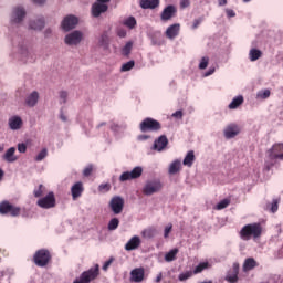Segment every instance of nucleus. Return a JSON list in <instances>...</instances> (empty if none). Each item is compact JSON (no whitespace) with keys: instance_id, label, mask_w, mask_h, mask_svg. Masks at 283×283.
Instances as JSON below:
<instances>
[{"instance_id":"c85d7f7f","label":"nucleus","mask_w":283,"mask_h":283,"mask_svg":"<svg viewBox=\"0 0 283 283\" xmlns=\"http://www.w3.org/2000/svg\"><path fill=\"white\" fill-rule=\"evenodd\" d=\"M29 25L31 30H43L45 28V20L40 18L36 21H31Z\"/></svg>"},{"instance_id":"37998d69","label":"nucleus","mask_w":283,"mask_h":283,"mask_svg":"<svg viewBox=\"0 0 283 283\" xmlns=\"http://www.w3.org/2000/svg\"><path fill=\"white\" fill-rule=\"evenodd\" d=\"M269 96H271V91L270 90L260 91L256 94V97L261 98L262 101H266V98H269Z\"/></svg>"},{"instance_id":"2eb2a0df","label":"nucleus","mask_w":283,"mask_h":283,"mask_svg":"<svg viewBox=\"0 0 283 283\" xmlns=\"http://www.w3.org/2000/svg\"><path fill=\"white\" fill-rule=\"evenodd\" d=\"M223 134H224L226 138H228V139L235 138V136H238V134H240V127L235 124H230L229 126H227Z\"/></svg>"},{"instance_id":"dca6fc26","label":"nucleus","mask_w":283,"mask_h":283,"mask_svg":"<svg viewBox=\"0 0 283 283\" xmlns=\"http://www.w3.org/2000/svg\"><path fill=\"white\" fill-rule=\"evenodd\" d=\"M23 19H25V9L18 7L15 9H13L12 12V22L13 23H21V21H23Z\"/></svg>"},{"instance_id":"a18cd8bd","label":"nucleus","mask_w":283,"mask_h":283,"mask_svg":"<svg viewBox=\"0 0 283 283\" xmlns=\"http://www.w3.org/2000/svg\"><path fill=\"white\" fill-rule=\"evenodd\" d=\"M112 190V185L111 184H101L98 186V191L101 193H107V191H111Z\"/></svg>"},{"instance_id":"4c0bfd02","label":"nucleus","mask_w":283,"mask_h":283,"mask_svg":"<svg viewBox=\"0 0 283 283\" xmlns=\"http://www.w3.org/2000/svg\"><path fill=\"white\" fill-rule=\"evenodd\" d=\"M118 224H120V220L118 218H113L108 222V231H116L118 229Z\"/></svg>"},{"instance_id":"20e7f679","label":"nucleus","mask_w":283,"mask_h":283,"mask_svg":"<svg viewBox=\"0 0 283 283\" xmlns=\"http://www.w3.org/2000/svg\"><path fill=\"white\" fill-rule=\"evenodd\" d=\"M158 191H163V182L158 179L146 181L143 188L144 196H154V193H158Z\"/></svg>"},{"instance_id":"473e14b6","label":"nucleus","mask_w":283,"mask_h":283,"mask_svg":"<svg viewBox=\"0 0 283 283\" xmlns=\"http://www.w3.org/2000/svg\"><path fill=\"white\" fill-rule=\"evenodd\" d=\"M156 233L157 230L154 227L147 228L144 231H142L143 238H146L147 240H151V238H155Z\"/></svg>"},{"instance_id":"72a5a7b5","label":"nucleus","mask_w":283,"mask_h":283,"mask_svg":"<svg viewBox=\"0 0 283 283\" xmlns=\"http://www.w3.org/2000/svg\"><path fill=\"white\" fill-rule=\"evenodd\" d=\"M178 255V249H172L165 255V261L166 262H174L176 260V256Z\"/></svg>"},{"instance_id":"c756f323","label":"nucleus","mask_w":283,"mask_h":283,"mask_svg":"<svg viewBox=\"0 0 283 283\" xmlns=\"http://www.w3.org/2000/svg\"><path fill=\"white\" fill-rule=\"evenodd\" d=\"M280 198H274L272 203H268L266 209L271 211V213H277V209H280Z\"/></svg>"},{"instance_id":"39448f33","label":"nucleus","mask_w":283,"mask_h":283,"mask_svg":"<svg viewBox=\"0 0 283 283\" xmlns=\"http://www.w3.org/2000/svg\"><path fill=\"white\" fill-rule=\"evenodd\" d=\"M10 213L12 218H17V216H21V208L17 207L9 201H2L0 203V214L8 216Z\"/></svg>"},{"instance_id":"ea45409f","label":"nucleus","mask_w":283,"mask_h":283,"mask_svg":"<svg viewBox=\"0 0 283 283\" xmlns=\"http://www.w3.org/2000/svg\"><path fill=\"white\" fill-rule=\"evenodd\" d=\"M132 48H134V43L127 42L125 46L122 49V54L124 56H129V54H132Z\"/></svg>"},{"instance_id":"f3484780","label":"nucleus","mask_w":283,"mask_h":283,"mask_svg":"<svg viewBox=\"0 0 283 283\" xmlns=\"http://www.w3.org/2000/svg\"><path fill=\"white\" fill-rule=\"evenodd\" d=\"M142 244L140 237L135 235L129 239V241L125 244L126 251H136Z\"/></svg>"},{"instance_id":"864d4df0","label":"nucleus","mask_w":283,"mask_h":283,"mask_svg":"<svg viewBox=\"0 0 283 283\" xmlns=\"http://www.w3.org/2000/svg\"><path fill=\"white\" fill-rule=\"evenodd\" d=\"M112 262H114V258L111 256V259L108 261H106L103 265V271H107V269H109V266H112Z\"/></svg>"},{"instance_id":"423d86ee","label":"nucleus","mask_w":283,"mask_h":283,"mask_svg":"<svg viewBox=\"0 0 283 283\" xmlns=\"http://www.w3.org/2000/svg\"><path fill=\"white\" fill-rule=\"evenodd\" d=\"M38 207L41 209H52L56 207V197H54V192H49L44 198H41L36 202Z\"/></svg>"},{"instance_id":"603ef678","label":"nucleus","mask_w":283,"mask_h":283,"mask_svg":"<svg viewBox=\"0 0 283 283\" xmlns=\"http://www.w3.org/2000/svg\"><path fill=\"white\" fill-rule=\"evenodd\" d=\"M200 23H202V18L195 19L192 22V30H198V28L200 27Z\"/></svg>"},{"instance_id":"cd10ccee","label":"nucleus","mask_w":283,"mask_h":283,"mask_svg":"<svg viewBox=\"0 0 283 283\" xmlns=\"http://www.w3.org/2000/svg\"><path fill=\"white\" fill-rule=\"evenodd\" d=\"M195 161H196V155L193 150H189L186 157L184 158L182 165H185L186 167H193Z\"/></svg>"},{"instance_id":"ddd939ff","label":"nucleus","mask_w":283,"mask_h":283,"mask_svg":"<svg viewBox=\"0 0 283 283\" xmlns=\"http://www.w3.org/2000/svg\"><path fill=\"white\" fill-rule=\"evenodd\" d=\"M84 191H85V187H83V182L81 181L75 182L71 188V195L73 200H78V198L83 196Z\"/></svg>"},{"instance_id":"7ed1b4c3","label":"nucleus","mask_w":283,"mask_h":283,"mask_svg":"<svg viewBox=\"0 0 283 283\" xmlns=\"http://www.w3.org/2000/svg\"><path fill=\"white\" fill-rule=\"evenodd\" d=\"M139 129L143 134H146V132H160V129H163V125H160V122L151 117H146L139 124Z\"/></svg>"},{"instance_id":"4468645a","label":"nucleus","mask_w":283,"mask_h":283,"mask_svg":"<svg viewBox=\"0 0 283 283\" xmlns=\"http://www.w3.org/2000/svg\"><path fill=\"white\" fill-rule=\"evenodd\" d=\"M176 7H174L172 4L166 7L160 14L161 21H170V19H174V17L176 15Z\"/></svg>"},{"instance_id":"4be33fe9","label":"nucleus","mask_w":283,"mask_h":283,"mask_svg":"<svg viewBox=\"0 0 283 283\" xmlns=\"http://www.w3.org/2000/svg\"><path fill=\"white\" fill-rule=\"evenodd\" d=\"M167 145H169V139H167V136L161 135L158 139L155 140L154 149H157V151H163Z\"/></svg>"},{"instance_id":"0e129e2a","label":"nucleus","mask_w":283,"mask_h":283,"mask_svg":"<svg viewBox=\"0 0 283 283\" xmlns=\"http://www.w3.org/2000/svg\"><path fill=\"white\" fill-rule=\"evenodd\" d=\"M60 118L63 120V123L67 122V117L63 113H61Z\"/></svg>"},{"instance_id":"680f3d73","label":"nucleus","mask_w":283,"mask_h":283,"mask_svg":"<svg viewBox=\"0 0 283 283\" xmlns=\"http://www.w3.org/2000/svg\"><path fill=\"white\" fill-rule=\"evenodd\" d=\"M149 135H139L138 140H148Z\"/></svg>"},{"instance_id":"5701e85b","label":"nucleus","mask_w":283,"mask_h":283,"mask_svg":"<svg viewBox=\"0 0 283 283\" xmlns=\"http://www.w3.org/2000/svg\"><path fill=\"white\" fill-rule=\"evenodd\" d=\"M22 126H23V119H21V117L13 116L9 118V127L13 132H17V129H21Z\"/></svg>"},{"instance_id":"79ce46f5","label":"nucleus","mask_w":283,"mask_h":283,"mask_svg":"<svg viewBox=\"0 0 283 283\" xmlns=\"http://www.w3.org/2000/svg\"><path fill=\"white\" fill-rule=\"evenodd\" d=\"M44 158H48V148H43L38 156L35 157L36 163H41V160H44Z\"/></svg>"},{"instance_id":"aec40b11","label":"nucleus","mask_w":283,"mask_h":283,"mask_svg":"<svg viewBox=\"0 0 283 283\" xmlns=\"http://www.w3.org/2000/svg\"><path fill=\"white\" fill-rule=\"evenodd\" d=\"M239 274H240V263H233L232 272L228 274L226 277L227 282L237 283Z\"/></svg>"},{"instance_id":"3c124183","label":"nucleus","mask_w":283,"mask_h":283,"mask_svg":"<svg viewBox=\"0 0 283 283\" xmlns=\"http://www.w3.org/2000/svg\"><path fill=\"white\" fill-rule=\"evenodd\" d=\"M171 229H174V224L169 223L166 226L164 230V238H169V234L171 233Z\"/></svg>"},{"instance_id":"a878e982","label":"nucleus","mask_w":283,"mask_h":283,"mask_svg":"<svg viewBox=\"0 0 283 283\" xmlns=\"http://www.w3.org/2000/svg\"><path fill=\"white\" fill-rule=\"evenodd\" d=\"M15 153H17V148L14 147L9 148L2 157L3 160H6V163H17L18 158L14 156Z\"/></svg>"},{"instance_id":"f8f14e48","label":"nucleus","mask_w":283,"mask_h":283,"mask_svg":"<svg viewBox=\"0 0 283 283\" xmlns=\"http://www.w3.org/2000/svg\"><path fill=\"white\" fill-rule=\"evenodd\" d=\"M21 61H23V63H34V61H36V54H34L32 49L22 48Z\"/></svg>"},{"instance_id":"8fccbe9b","label":"nucleus","mask_w":283,"mask_h":283,"mask_svg":"<svg viewBox=\"0 0 283 283\" xmlns=\"http://www.w3.org/2000/svg\"><path fill=\"white\" fill-rule=\"evenodd\" d=\"M207 65H209V57H202L199 63V70H207Z\"/></svg>"},{"instance_id":"052dcab7","label":"nucleus","mask_w":283,"mask_h":283,"mask_svg":"<svg viewBox=\"0 0 283 283\" xmlns=\"http://www.w3.org/2000/svg\"><path fill=\"white\" fill-rule=\"evenodd\" d=\"M172 117H174V118H182V111H176V112L172 114Z\"/></svg>"},{"instance_id":"412c9836","label":"nucleus","mask_w":283,"mask_h":283,"mask_svg":"<svg viewBox=\"0 0 283 283\" xmlns=\"http://www.w3.org/2000/svg\"><path fill=\"white\" fill-rule=\"evenodd\" d=\"M139 6L143 10H156L160 6V0H140Z\"/></svg>"},{"instance_id":"b1692460","label":"nucleus","mask_w":283,"mask_h":283,"mask_svg":"<svg viewBox=\"0 0 283 283\" xmlns=\"http://www.w3.org/2000/svg\"><path fill=\"white\" fill-rule=\"evenodd\" d=\"M258 266V261H255V259L253 258H248L244 260L243 263V273H249V271H253V269H255Z\"/></svg>"},{"instance_id":"5fc2aeb1","label":"nucleus","mask_w":283,"mask_h":283,"mask_svg":"<svg viewBox=\"0 0 283 283\" xmlns=\"http://www.w3.org/2000/svg\"><path fill=\"white\" fill-rule=\"evenodd\" d=\"M18 151L20 154H25V151H28V146L25 144H19L18 145Z\"/></svg>"},{"instance_id":"393cba45","label":"nucleus","mask_w":283,"mask_h":283,"mask_svg":"<svg viewBox=\"0 0 283 283\" xmlns=\"http://www.w3.org/2000/svg\"><path fill=\"white\" fill-rule=\"evenodd\" d=\"M181 169H182V163L180 161V159H176L170 164L168 168V174L170 176H176V174H178Z\"/></svg>"},{"instance_id":"f03ea898","label":"nucleus","mask_w":283,"mask_h":283,"mask_svg":"<svg viewBox=\"0 0 283 283\" xmlns=\"http://www.w3.org/2000/svg\"><path fill=\"white\" fill-rule=\"evenodd\" d=\"M52 262V253L48 249H40L33 255V263L35 266H40L41 269L48 266Z\"/></svg>"},{"instance_id":"6e6d98bb","label":"nucleus","mask_w":283,"mask_h":283,"mask_svg":"<svg viewBox=\"0 0 283 283\" xmlns=\"http://www.w3.org/2000/svg\"><path fill=\"white\" fill-rule=\"evenodd\" d=\"M117 36H119L120 39H125L127 36V31L125 29H118Z\"/></svg>"},{"instance_id":"6ab92c4d","label":"nucleus","mask_w":283,"mask_h":283,"mask_svg":"<svg viewBox=\"0 0 283 283\" xmlns=\"http://www.w3.org/2000/svg\"><path fill=\"white\" fill-rule=\"evenodd\" d=\"M180 34V23H175L167 28L166 30V36L167 39L174 40L176 36Z\"/></svg>"},{"instance_id":"e433bc0d","label":"nucleus","mask_w":283,"mask_h":283,"mask_svg":"<svg viewBox=\"0 0 283 283\" xmlns=\"http://www.w3.org/2000/svg\"><path fill=\"white\" fill-rule=\"evenodd\" d=\"M99 45H101L102 48H109V35H107V32H104V33L101 35Z\"/></svg>"},{"instance_id":"4d7b16f0","label":"nucleus","mask_w":283,"mask_h":283,"mask_svg":"<svg viewBox=\"0 0 283 283\" xmlns=\"http://www.w3.org/2000/svg\"><path fill=\"white\" fill-rule=\"evenodd\" d=\"M226 14L228 19H232L233 17H235V11H233V9H226Z\"/></svg>"},{"instance_id":"c03bdc74","label":"nucleus","mask_w":283,"mask_h":283,"mask_svg":"<svg viewBox=\"0 0 283 283\" xmlns=\"http://www.w3.org/2000/svg\"><path fill=\"white\" fill-rule=\"evenodd\" d=\"M193 275H195L193 271L184 272V273L179 274V281L185 282L186 280H189V277H192Z\"/></svg>"},{"instance_id":"bf43d9fd","label":"nucleus","mask_w":283,"mask_h":283,"mask_svg":"<svg viewBox=\"0 0 283 283\" xmlns=\"http://www.w3.org/2000/svg\"><path fill=\"white\" fill-rule=\"evenodd\" d=\"M60 98L63 101V103H67V92H60Z\"/></svg>"},{"instance_id":"de8ad7c7","label":"nucleus","mask_w":283,"mask_h":283,"mask_svg":"<svg viewBox=\"0 0 283 283\" xmlns=\"http://www.w3.org/2000/svg\"><path fill=\"white\" fill-rule=\"evenodd\" d=\"M135 65V62L134 61H129L125 64L122 65V72H129V70H132Z\"/></svg>"},{"instance_id":"bb28decb","label":"nucleus","mask_w":283,"mask_h":283,"mask_svg":"<svg viewBox=\"0 0 283 283\" xmlns=\"http://www.w3.org/2000/svg\"><path fill=\"white\" fill-rule=\"evenodd\" d=\"M28 107H34L39 103V92L33 91L25 99Z\"/></svg>"},{"instance_id":"a211bd4d","label":"nucleus","mask_w":283,"mask_h":283,"mask_svg":"<svg viewBox=\"0 0 283 283\" xmlns=\"http://www.w3.org/2000/svg\"><path fill=\"white\" fill-rule=\"evenodd\" d=\"M132 282H143L145 280V269L136 268L130 272Z\"/></svg>"},{"instance_id":"f257e3e1","label":"nucleus","mask_w":283,"mask_h":283,"mask_svg":"<svg viewBox=\"0 0 283 283\" xmlns=\"http://www.w3.org/2000/svg\"><path fill=\"white\" fill-rule=\"evenodd\" d=\"M241 240L249 241L251 238L254 240L262 235V224L249 223L245 224L239 232Z\"/></svg>"},{"instance_id":"69168bd1","label":"nucleus","mask_w":283,"mask_h":283,"mask_svg":"<svg viewBox=\"0 0 283 283\" xmlns=\"http://www.w3.org/2000/svg\"><path fill=\"white\" fill-rule=\"evenodd\" d=\"M45 0H33V3H38V6H43Z\"/></svg>"},{"instance_id":"9b49d317","label":"nucleus","mask_w":283,"mask_h":283,"mask_svg":"<svg viewBox=\"0 0 283 283\" xmlns=\"http://www.w3.org/2000/svg\"><path fill=\"white\" fill-rule=\"evenodd\" d=\"M107 10H109V6L103 4L101 2H94L91 7V14L95 19H98V17H101V14H105Z\"/></svg>"},{"instance_id":"774afa93","label":"nucleus","mask_w":283,"mask_h":283,"mask_svg":"<svg viewBox=\"0 0 283 283\" xmlns=\"http://www.w3.org/2000/svg\"><path fill=\"white\" fill-rule=\"evenodd\" d=\"M163 281V273H159L156 277V282H161Z\"/></svg>"},{"instance_id":"09e8293b","label":"nucleus","mask_w":283,"mask_h":283,"mask_svg":"<svg viewBox=\"0 0 283 283\" xmlns=\"http://www.w3.org/2000/svg\"><path fill=\"white\" fill-rule=\"evenodd\" d=\"M92 171H94V165H88V166H86V167L84 168V170H83V176H84L85 178H87V177L92 176Z\"/></svg>"},{"instance_id":"1a4fd4ad","label":"nucleus","mask_w":283,"mask_h":283,"mask_svg":"<svg viewBox=\"0 0 283 283\" xmlns=\"http://www.w3.org/2000/svg\"><path fill=\"white\" fill-rule=\"evenodd\" d=\"M109 207L113 213H115V216H118V213H123V208L125 207V199L118 196L113 197L109 202Z\"/></svg>"},{"instance_id":"338daca9","label":"nucleus","mask_w":283,"mask_h":283,"mask_svg":"<svg viewBox=\"0 0 283 283\" xmlns=\"http://www.w3.org/2000/svg\"><path fill=\"white\" fill-rule=\"evenodd\" d=\"M213 72H216V69H210V70L206 73V76H211V74H213Z\"/></svg>"},{"instance_id":"13d9d810","label":"nucleus","mask_w":283,"mask_h":283,"mask_svg":"<svg viewBox=\"0 0 283 283\" xmlns=\"http://www.w3.org/2000/svg\"><path fill=\"white\" fill-rule=\"evenodd\" d=\"M191 6V0H181L180 8H189Z\"/></svg>"},{"instance_id":"2f4dec72","label":"nucleus","mask_w":283,"mask_h":283,"mask_svg":"<svg viewBox=\"0 0 283 283\" xmlns=\"http://www.w3.org/2000/svg\"><path fill=\"white\" fill-rule=\"evenodd\" d=\"M274 158L283 160V143L273 146Z\"/></svg>"},{"instance_id":"6e6552de","label":"nucleus","mask_w":283,"mask_h":283,"mask_svg":"<svg viewBox=\"0 0 283 283\" xmlns=\"http://www.w3.org/2000/svg\"><path fill=\"white\" fill-rule=\"evenodd\" d=\"M82 41H83V32L77 30L69 33L64 38V43L66 45H78V43H81Z\"/></svg>"},{"instance_id":"49530a36","label":"nucleus","mask_w":283,"mask_h":283,"mask_svg":"<svg viewBox=\"0 0 283 283\" xmlns=\"http://www.w3.org/2000/svg\"><path fill=\"white\" fill-rule=\"evenodd\" d=\"M43 191H45V186L40 185V186L38 187V189H35V190L33 191V196H34L35 198H41V196H43Z\"/></svg>"},{"instance_id":"a19ab883","label":"nucleus","mask_w":283,"mask_h":283,"mask_svg":"<svg viewBox=\"0 0 283 283\" xmlns=\"http://www.w3.org/2000/svg\"><path fill=\"white\" fill-rule=\"evenodd\" d=\"M229 205H231V199H223L216 206V209L222 211V209H227Z\"/></svg>"},{"instance_id":"58836bf2","label":"nucleus","mask_w":283,"mask_h":283,"mask_svg":"<svg viewBox=\"0 0 283 283\" xmlns=\"http://www.w3.org/2000/svg\"><path fill=\"white\" fill-rule=\"evenodd\" d=\"M123 25H126V28L134 30V28H136V18L129 17L123 22Z\"/></svg>"},{"instance_id":"7c9ffc66","label":"nucleus","mask_w":283,"mask_h":283,"mask_svg":"<svg viewBox=\"0 0 283 283\" xmlns=\"http://www.w3.org/2000/svg\"><path fill=\"white\" fill-rule=\"evenodd\" d=\"M244 103V97L242 95H239L232 99V102L229 104V109H238L240 105Z\"/></svg>"},{"instance_id":"c9c22d12","label":"nucleus","mask_w":283,"mask_h":283,"mask_svg":"<svg viewBox=\"0 0 283 283\" xmlns=\"http://www.w3.org/2000/svg\"><path fill=\"white\" fill-rule=\"evenodd\" d=\"M250 61H258V59L262 57V51L258 50V49H251L250 50Z\"/></svg>"},{"instance_id":"9d476101","label":"nucleus","mask_w":283,"mask_h":283,"mask_svg":"<svg viewBox=\"0 0 283 283\" xmlns=\"http://www.w3.org/2000/svg\"><path fill=\"white\" fill-rule=\"evenodd\" d=\"M62 29L64 30V32H70V30H74V28H76V25H78V18L70 14L66 15L63 21H62Z\"/></svg>"},{"instance_id":"f704fd0d","label":"nucleus","mask_w":283,"mask_h":283,"mask_svg":"<svg viewBox=\"0 0 283 283\" xmlns=\"http://www.w3.org/2000/svg\"><path fill=\"white\" fill-rule=\"evenodd\" d=\"M209 262H201V263H199L196 268H195V270L192 271V273L195 274V275H198V273H202V271H205L206 269H209Z\"/></svg>"},{"instance_id":"e2e57ef3","label":"nucleus","mask_w":283,"mask_h":283,"mask_svg":"<svg viewBox=\"0 0 283 283\" xmlns=\"http://www.w3.org/2000/svg\"><path fill=\"white\" fill-rule=\"evenodd\" d=\"M218 3L220 7L227 6L228 1L227 0H218Z\"/></svg>"},{"instance_id":"0eeeda50","label":"nucleus","mask_w":283,"mask_h":283,"mask_svg":"<svg viewBox=\"0 0 283 283\" xmlns=\"http://www.w3.org/2000/svg\"><path fill=\"white\" fill-rule=\"evenodd\" d=\"M143 176V167L137 166L130 171H125L120 175V182H127V180H136V178H140Z\"/></svg>"}]
</instances>
